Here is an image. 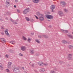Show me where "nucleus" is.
<instances>
[{"mask_svg":"<svg viewBox=\"0 0 73 73\" xmlns=\"http://www.w3.org/2000/svg\"><path fill=\"white\" fill-rule=\"evenodd\" d=\"M39 19L41 21H42V20H44V17H39Z\"/></svg>","mask_w":73,"mask_h":73,"instance_id":"nucleus-18","label":"nucleus"},{"mask_svg":"<svg viewBox=\"0 0 73 73\" xmlns=\"http://www.w3.org/2000/svg\"><path fill=\"white\" fill-rule=\"evenodd\" d=\"M4 38H1L0 40H1V42H2V41H3V40H4Z\"/></svg>","mask_w":73,"mask_h":73,"instance_id":"nucleus-33","label":"nucleus"},{"mask_svg":"<svg viewBox=\"0 0 73 73\" xmlns=\"http://www.w3.org/2000/svg\"><path fill=\"white\" fill-rule=\"evenodd\" d=\"M45 71V69L43 68H41L40 70V72H44Z\"/></svg>","mask_w":73,"mask_h":73,"instance_id":"nucleus-15","label":"nucleus"},{"mask_svg":"<svg viewBox=\"0 0 73 73\" xmlns=\"http://www.w3.org/2000/svg\"><path fill=\"white\" fill-rule=\"evenodd\" d=\"M1 29H4V27H1Z\"/></svg>","mask_w":73,"mask_h":73,"instance_id":"nucleus-42","label":"nucleus"},{"mask_svg":"<svg viewBox=\"0 0 73 73\" xmlns=\"http://www.w3.org/2000/svg\"><path fill=\"white\" fill-rule=\"evenodd\" d=\"M36 56H39V54L38 53L36 54Z\"/></svg>","mask_w":73,"mask_h":73,"instance_id":"nucleus-44","label":"nucleus"},{"mask_svg":"<svg viewBox=\"0 0 73 73\" xmlns=\"http://www.w3.org/2000/svg\"><path fill=\"white\" fill-rule=\"evenodd\" d=\"M43 37L45 38H48V36L46 35H43Z\"/></svg>","mask_w":73,"mask_h":73,"instance_id":"nucleus-20","label":"nucleus"},{"mask_svg":"<svg viewBox=\"0 0 73 73\" xmlns=\"http://www.w3.org/2000/svg\"><path fill=\"white\" fill-rule=\"evenodd\" d=\"M31 66L32 67H33V66H34V64H32Z\"/></svg>","mask_w":73,"mask_h":73,"instance_id":"nucleus-45","label":"nucleus"},{"mask_svg":"<svg viewBox=\"0 0 73 73\" xmlns=\"http://www.w3.org/2000/svg\"><path fill=\"white\" fill-rule=\"evenodd\" d=\"M67 36L69 37V38H72V39H73V36L70 34H68L67 35Z\"/></svg>","mask_w":73,"mask_h":73,"instance_id":"nucleus-8","label":"nucleus"},{"mask_svg":"<svg viewBox=\"0 0 73 73\" xmlns=\"http://www.w3.org/2000/svg\"><path fill=\"white\" fill-rule=\"evenodd\" d=\"M6 19L7 20H8V18L7 17H6Z\"/></svg>","mask_w":73,"mask_h":73,"instance_id":"nucleus-55","label":"nucleus"},{"mask_svg":"<svg viewBox=\"0 0 73 73\" xmlns=\"http://www.w3.org/2000/svg\"><path fill=\"white\" fill-rule=\"evenodd\" d=\"M34 16H35V17H36V19H38V17H37V16H36V15H35Z\"/></svg>","mask_w":73,"mask_h":73,"instance_id":"nucleus-41","label":"nucleus"},{"mask_svg":"<svg viewBox=\"0 0 73 73\" xmlns=\"http://www.w3.org/2000/svg\"><path fill=\"white\" fill-rule=\"evenodd\" d=\"M48 27L49 28H52V26L50 25L48 26Z\"/></svg>","mask_w":73,"mask_h":73,"instance_id":"nucleus-43","label":"nucleus"},{"mask_svg":"<svg viewBox=\"0 0 73 73\" xmlns=\"http://www.w3.org/2000/svg\"><path fill=\"white\" fill-rule=\"evenodd\" d=\"M30 53L31 54H34V50H31L30 51Z\"/></svg>","mask_w":73,"mask_h":73,"instance_id":"nucleus-14","label":"nucleus"},{"mask_svg":"<svg viewBox=\"0 0 73 73\" xmlns=\"http://www.w3.org/2000/svg\"><path fill=\"white\" fill-rule=\"evenodd\" d=\"M72 34H73V32H72Z\"/></svg>","mask_w":73,"mask_h":73,"instance_id":"nucleus-63","label":"nucleus"},{"mask_svg":"<svg viewBox=\"0 0 73 73\" xmlns=\"http://www.w3.org/2000/svg\"><path fill=\"white\" fill-rule=\"evenodd\" d=\"M42 35H39L38 36V37H39V38H42Z\"/></svg>","mask_w":73,"mask_h":73,"instance_id":"nucleus-28","label":"nucleus"},{"mask_svg":"<svg viewBox=\"0 0 73 73\" xmlns=\"http://www.w3.org/2000/svg\"><path fill=\"white\" fill-rule=\"evenodd\" d=\"M21 49L23 51H25L26 49V47L25 46H23L21 47Z\"/></svg>","mask_w":73,"mask_h":73,"instance_id":"nucleus-5","label":"nucleus"},{"mask_svg":"<svg viewBox=\"0 0 73 73\" xmlns=\"http://www.w3.org/2000/svg\"><path fill=\"white\" fill-rule=\"evenodd\" d=\"M31 21L32 22H33V19H32L31 20Z\"/></svg>","mask_w":73,"mask_h":73,"instance_id":"nucleus-51","label":"nucleus"},{"mask_svg":"<svg viewBox=\"0 0 73 73\" xmlns=\"http://www.w3.org/2000/svg\"><path fill=\"white\" fill-rule=\"evenodd\" d=\"M36 42H37L38 43H40V41L38 40H36Z\"/></svg>","mask_w":73,"mask_h":73,"instance_id":"nucleus-32","label":"nucleus"},{"mask_svg":"<svg viewBox=\"0 0 73 73\" xmlns=\"http://www.w3.org/2000/svg\"><path fill=\"white\" fill-rule=\"evenodd\" d=\"M19 55L21 56H23V54H21V53H20L19 54Z\"/></svg>","mask_w":73,"mask_h":73,"instance_id":"nucleus-39","label":"nucleus"},{"mask_svg":"<svg viewBox=\"0 0 73 73\" xmlns=\"http://www.w3.org/2000/svg\"><path fill=\"white\" fill-rule=\"evenodd\" d=\"M61 62H62L61 61L60 62V63H61Z\"/></svg>","mask_w":73,"mask_h":73,"instance_id":"nucleus-57","label":"nucleus"},{"mask_svg":"<svg viewBox=\"0 0 73 73\" xmlns=\"http://www.w3.org/2000/svg\"><path fill=\"white\" fill-rule=\"evenodd\" d=\"M48 21H50V20H48Z\"/></svg>","mask_w":73,"mask_h":73,"instance_id":"nucleus-59","label":"nucleus"},{"mask_svg":"<svg viewBox=\"0 0 73 73\" xmlns=\"http://www.w3.org/2000/svg\"><path fill=\"white\" fill-rule=\"evenodd\" d=\"M26 20H27V21H29V19L28 17H26L25 18Z\"/></svg>","mask_w":73,"mask_h":73,"instance_id":"nucleus-24","label":"nucleus"},{"mask_svg":"<svg viewBox=\"0 0 73 73\" xmlns=\"http://www.w3.org/2000/svg\"><path fill=\"white\" fill-rule=\"evenodd\" d=\"M68 48L70 49H72L73 48V46L71 45H69L68 46Z\"/></svg>","mask_w":73,"mask_h":73,"instance_id":"nucleus-12","label":"nucleus"},{"mask_svg":"<svg viewBox=\"0 0 73 73\" xmlns=\"http://www.w3.org/2000/svg\"><path fill=\"white\" fill-rule=\"evenodd\" d=\"M15 3H17L18 2L17 0H15Z\"/></svg>","mask_w":73,"mask_h":73,"instance_id":"nucleus-47","label":"nucleus"},{"mask_svg":"<svg viewBox=\"0 0 73 73\" xmlns=\"http://www.w3.org/2000/svg\"><path fill=\"white\" fill-rule=\"evenodd\" d=\"M34 71L35 72H36V73H37V71L36 70H35Z\"/></svg>","mask_w":73,"mask_h":73,"instance_id":"nucleus-48","label":"nucleus"},{"mask_svg":"<svg viewBox=\"0 0 73 73\" xmlns=\"http://www.w3.org/2000/svg\"><path fill=\"white\" fill-rule=\"evenodd\" d=\"M38 65H39V66H42V64H40V62H38Z\"/></svg>","mask_w":73,"mask_h":73,"instance_id":"nucleus-26","label":"nucleus"},{"mask_svg":"<svg viewBox=\"0 0 73 73\" xmlns=\"http://www.w3.org/2000/svg\"><path fill=\"white\" fill-rule=\"evenodd\" d=\"M38 1H39V0H33V2L35 3H37Z\"/></svg>","mask_w":73,"mask_h":73,"instance_id":"nucleus-17","label":"nucleus"},{"mask_svg":"<svg viewBox=\"0 0 73 73\" xmlns=\"http://www.w3.org/2000/svg\"><path fill=\"white\" fill-rule=\"evenodd\" d=\"M33 34H34V33H31V35H33Z\"/></svg>","mask_w":73,"mask_h":73,"instance_id":"nucleus-54","label":"nucleus"},{"mask_svg":"<svg viewBox=\"0 0 73 73\" xmlns=\"http://www.w3.org/2000/svg\"><path fill=\"white\" fill-rule=\"evenodd\" d=\"M12 62H9L8 63V65L7 66V68H11V65H12Z\"/></svg>","mask_w":73,"mask_h":73,"instance_id":"nucleus-6","label":"nucleus"},{"mask_svg":"<svg viewBox=\"0 0 73 73\" xmlns=\"http://www.w3.org/2000/svg\"><path fill=\"white\" fill-rule=\"evenodd\" d=\"M29 11V8H28L26 9L24 11H23V14H27L28 12Z\"/></svg>","mask_w":73,"mask_h":73,"instance_id":"nucleus-1","label":"nucleus"},{"mask_svg":"<svg viewBox=\"0 0 73 73\" xmlns=\"http://www.w3.org/2000/svg\"><path fill=\"white\" fill-rule=\"evenodd\" d=\"M31 62H30L29 63V64H31Z\"/></svg>","mask_w":73,"mask_h":73,"instance_id":"nucleus-60","label":"nucleus"},{"mask_svg":"<svg viewBox=\"0 0 73 73\" xmlns=\"http://www.w3.org/2000/svg\"><path fill=\"white\" fill-rule=\"evenodd\" d=\"M51 12H54V11L53 10H52V11H51Z\"/></svg>","mask_w":73,"mask_h":73,"instance_id":"nucleus-50","label":"nucleus"},{"mask_svg":"<svg viewBox=\"0 0 73 73\" xmlns=\"http://www.w3.org/2000/svg\"><path fill=\"white\" fill-rule=\"evenodd\" d=\"M41 64H43V63H41Z\"/></svg>","mask_w":73,"mask_h":73,"instance_id":"nucleus-62","label":"nucleus"},{"mask_svg":"<svg viewBox=\"0 0 73 73\" xmlns=\"http://www.w3.org/2000/svg\"><path fill=\"white\" fill-rule=\"evenodd\" d=\"M60 4H62V5H63V7H65V5L66 4L64 2H60Z\"/></svg>","mask_w":73,"mask_h":73,"instance_id":"nucleus-4","label":"nucleus"},{"mask_svg":"<svg viewBox=\"0 0 73 73\" xmlns=\"http://www.w3.org/2000/svg\"><path fill=\"white\" fill-rule=\"evenodd\" d=\"M8 29H6L5 31V32L6 35H9V33L8 32Z\"/></svg>","mask_w":73,"mask_h":73,"instance_id":"nucleus-11","label":"nucleus"},{"mask_svg":"<svg viewBox=\"0 0 73 73\" xmlns=\"http://www.w3.org/2000/svg\"><path fill=\"white\" fill-rule=\"evenodd\" d=\"M46 17L47 18V19H53V16L51 15H46Z\"/></svg>","mask_w":73,"mask_h":73,"instance_id":"nucleus-3","label":"nucleus"},{"mask_svg":"<svg viewBox=\"0 0 73 73\" xmlns=\"http://www.w3.org/2000/svg\"><path fill=\"white\" fill-rule=\"evenodd\" d=\"M1 57V55H0V58Z\"/></svg>","mask_w":73,"mask_h":73,"instance_id":"nucleus-61","label":"nucleus"},{"mask_svg":"<svg viewBox=\"0 0 73 73\" xmlns=\"http://www.w3.org/2000/svg\"><path fill=\"white\" fill-rule=\"evenodd\" d=\"M13 24H17V23L16 22H14L13 23Z\"/></svg>","mask_w":73,"mask_h":73,"instance_id":"nucleus-40","label":"nucleus"},{"mask_svg":"<svg viewBox=\"0 0 73 73\" xmlns=\"http://www.w3.org/2000/svg\"><path fill=\"white\" fill-rule=\"evenodd\" d=\"M1 33L2 35H4V34L3 32H1Z\"/></svg>","mask_w":73,"mask_h":73,"instance_id":"nucleus-38","label":"nucleus"},{"mask_svg":"<svg viewBox=\"0 0 73 73\" xmlns=\"http://www.w3.org/2000/svg\"><path fill=\"white\" fill-rule=\"evenodd\" d=\"M6 71L8 73H10V71L9 70V69H8L6 70Z\"/></svg>","mask_w":73,"mask_h":73,"instance_id":"nucleus-21","label":"nucleus"},{"mask_svg":"<svg viewBox=\"0 0 73 73\" xmlns=\"http://www.w3.org/2000/svg\"><path fill=\"white\" fill-rule=\"evenodd\" d=\"M31 39H30V38H28V41L29 42H30V41H31Z\"/></svg>","mask_w":73,"mask_h":73,"instance_id":"nucleus-36","label":"nucleus"},{"mask_svg":"<svg viewBox=\"0 0 73 73\" xmlns=\"http://www.w3.org/2000/svg\"><path fill=\"white\" fill-rule=\"evenodd\" d=\"M62 31V32H63L64 33H68V30H61Z\"/></svg>","mask_w":73,"mask_h":73,"instance_id":"nucleus-13","label":"nucleus"},{"mask_svg":"<svg viewBox=\"0 0 73 73\" xmlns=\"http://www.w3.org/2000/svg\"><path fill=\"white\" fill-rule=\"evenodd\" d=\"M58 14L60 16H64V14H63V13L62 11H59L58 12Z\"/></svg>","mask_w":73,"mask_h":73,"instance_id":"nucleus-7","label":"nucleus"},{"mask_svg":"<svg viewBox=\"0 0 73 73\" xmlns=\"http://www.w3.org/2000/svg\"><path fill=\"white\" fill-rule=\"evenodd\" d=\"M2 65L0 63V67H1L0 69H3V67H2Z\"/></svg>","mask_w":73,"mask_h":73,"instance_id":"nucleus-23","label":"nucleus"},{"mask_svg":"<svg viewBox=\"0 0 73 73\" xmlns=\"http://www.w3.org/2000/svg\"><path fill=\"white\" fill-rule=\"evenodd\" d=\"M64 12H66L68 11V10L65 9H64Z\"/></svg>","mask_w":73,"mask_h":73,"instance_id":"nucleus-30","label":"nucleus"},{"mask_svg":"<svg viewBox=\"0 0 73 73\" xmlns=\"http://www.w3.org/2000/svg\"><path fill=\"white\" fill-rule=\"evenodd\" d=\"M72 54H69L68 55V60H70L72 59Z\"/></svg>","mask_w":73,"mask_h":73,"instance_id":"nucleus-2","label":"nucleus"},{"mask_svg":"<svg viewBox=\"0 0 73 73\" xmlns=\"http://www.w3.org/2000/svg\"><path fill=\"white\" fill-rule=\"evenodd\" d=\"M17 12L19 13V12H20V10H17Z\"/></svg>","mask_w":73,"mask_h":73,"instance_id":"nucleus-46","label":"nucleus"},{"mask_svg":"<svg viewBox=\"0 0 73 73\" xmlns=\"http://www.w3.org/2000/svg\"><path fill=\"white\" fill-rule=\"evenodd\" d=\"M56 68H55V69H54V70H56Z\"/></svg>","mask_w":73,"mask_h":73,"instance_id":"nucleus-56","label":"nucleus"},{"mask_svg":"<svg viewBox=\"0 0 73 73\" xmlns=\"http://www.w3.org/2000/svg\"><path fill=\"white\" fill-rule=\"evenodd\" d=\"M22 69L23 70H24V67H22Z\"/></svg>","mask_w":73,"mask_h":73,"instance_id":"nucleus-53","label":"nucleus"},{"mask_svg":"<svg viewBox=\"0 0 73 73\" xmlns=\"http://www.w3.org/2000/svg\"><path fill=\"white\" fill-rule=\"evenodd\" d=\"M6 4H9V2H7V1H6Z\"/></svg>","mask_w":73,"mask_h":73,"instance_id":"nucleus-34","label":"nucleus"},{"mask_svg":"<svg viewBox=\"0 0 73 73\" xmlns=\"http://www.w3.org/2000/svg\"><path fill=\"white\" fill-rule=\"evenodd\" d=\"M36 15H37L38 16H39L41 15V14H40L39 12H37L36 13Z\"/></svg>","mask_w":73,"mask_h":73,"instance_id":"nucleus-22","label":"nucleus"},{"mask_svg":"<svg viewBox=\"0 0 73 73\" xmlns=\"http://www.w3.org/2000/svg\"><path fill=\"white\" fill-rule=\"evenodd\" d=\"M50 8L52 10H53L54 9H55V6L54 5H52L50 7Z\"/></svg>","mask_w":73,"mask_h":73,"instance_id":"nucleus-9","label":"nucleus"},{"mask_svg":"<svg viewBox=\"0 0 73 73\" xmlns=\"http://www.w3.org/2000/svg\"><path fill=\"white\" fill-rule=\"evenodd\" d=\"M10 42L11 44H14L15 43V41H11Z\"/></svg>","mask_w":73,"mask_h":73,"instance_id":"nucleus-19","label":"nucleus"},{"mask_svg":"<svg viewBox=\"0 0 73 73\" xmlns=\"http://www.w3.org/2000/svg\"><path fill=\"white\" fill-rule=\"evenodd\" d=\"M23 39L24 40H27V38L24 36H23Z\"/></svg>","mask_w":73,"mask_h":73,"instance_id":"nucleus-25","label":"nucleus"},{"mask_svg":"<svg viewBox=\"0 0 73 73\" xmlns=\"http://www.w3.org/2000/svg\"><path fill=\"white\" fill-rule=\"evenodd\" d=\"M62 42L63 44H67V43H68V42H67V41L64 40H62Z\"/></svg>","mask_w":73,"mask_h":73,"instance_id":"nucleus-16","label":"nucleus"},{"mask_svg":"<svg viewBox=\"0 0 73 73\" xmlns=\"http://www.w3.org/2000/svg\"><path fill=\"white\" fill-rule=\"evenodd\" d=\"M16 5L14 6V8H16Z\"/></svg>","mask_w":73,"mask_h":73,"instance_id":"nucleus-52","label":"nucleus"},{"mask_svg":"<svg viewBox=\"0 0 73 73\" xmlns=\"http://www.w3.org/2000/svg\"><path fill=\"white\" fill-rule=\"evenodd\" d=\"M10 20L12 22V23H13L14 22V21H13V19H10Z\"/></svg>","mask_w":73,"mask_h":73,"instance_id":"nucleus-31","label":"nucleus"},{"mask_svg":"<svg viewBox=\"0 0 73 73\" xmlns=\"http://www.w3.org/2000/svg\"><path fill=\"white\" fill-rule=\"evenodd\" d=\"M13 69H13V71L14 72H15V71H16V70H19V69L18 68H17V67H13Z\"/></svg>","mask_w":73,"mask_h":73,"instance_id":"nucleus-10","label":"nucleus"},{"mask_svg":"<svg viewBox=\"0 0 73 73\" xmlns=\"http://www.w3.org/2000/svg\"><path fill=\"white\" fill-rule=\"evenodd\" d=\"M50 73H56V72H54V71H53V70H51L50 71Z\"/></svg>","mask_w":73,"mask_h":73,"instance_id":"nucleus-29","label":"nucleus"},{"mask_svg":"<svg viewBox=\"0 0 73 73\" xmlns=\"http://www.w3.org/2000/svg\"><path fill=\"white\" fill-rule=\"evenodd\" d=\"M2 42H3V43H4L5 42V39H4L2 41Z\"/></svg>","mask_w":73,"mask_h":73,"instance_id":"nucleus-27","label":"nucleus"},{"mask_svg":"<svg viewBox=\"0 0 73 73\" xmlns=\"http://www.w3.org/2000/svg\"><path fill=\"white\" fill-rule=\"evenodd\" d=\"M44 64V65H45V66L47 65V64Z\"/></svg>","mask_w":73,"mask_h":73,"instance_id":"nucleus-49","label":"nucleus"},{"mask_svg":"<svg viewBox=\"0 0 73 73\" xmlns=\"http://www.w3.org/2000/svg\"><path fill=\"white\" fill-rule=\"evenodd\" d=\"M9 56V55H8L6 54L5 55V57L7 58H8V56Z\"/></svg>","mask_w":73,"mask_h":73,"instance_id":"nucleus-35","label":"nucleus"},{"mask_svg":"<svg viewBox=\"0 0 73 73\" xmlns=\"http://www.w3.org/2000/svg\"><path fill=\"white\" fill-rule=\"evenodd\" d=\"M41 16H43V14H41Z\"/></svg>","mask_w":73,"mask_h":73,"instance_id":"nucleus-58","label":"nucleus"},{"mask_svg":"<svg viewBox=\"0 0 73 73\" xmlns=\"http://www.w3.org/2000/svg\"><path fill=\"white\" fill-rule=\"evenodd\" d=\"M9 52H10V53H11V52H12V49H10L9 50Z\"/></svg>","mask_w":73,"mask_h":73,"instance_id":"nucleus-37","label":"nucleus"}]
</instances>
